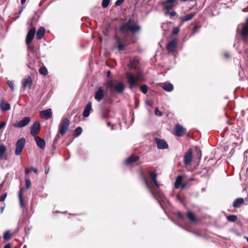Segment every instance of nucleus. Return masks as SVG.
<instances>
[{
  "label": "nucleus",
  "mask_w": 248,
  "mask_h": 248,
  "mask_svg": "<svg viewBox=\"0 0 248 248\" xmlns=\"http://www.w3.org/2000/svg\"><path fill=\"white\" fill-rule=\"evenodd\" d=\"M241 34L243 39L240 41L239 46H237V49L239 53L244 51V57L248 60V18L241 30Z\"/></svg>",
  "instance_id": "obj_1"
},
{
  "label": "nucleus",
  "mask_w": 248,
  "mask_h": 248,
  "mask_svg": "<svg viewBox=\"0 0 248 248\" xmlns=\"http://www.w3.org/2000/svg\"><path fill=\"white\" fill-rule=\"evenodd\" d=\"M140 30V27L137 22L131 18L123 22L120 28V31L123 34H126L128 32L135 33Z\"/></svg>",
  "instance_id": "obj_2"
},
{
  "label": "nucleus",
  "mask_w": 248,
  "mask_h": 248,
  "mask_svg": "<svg viewBox=\"0 0 248 248\" xmlns=\"http://www.w3.org/2000/svg\"><path fill=\"white\" fill-rule=\"evenodd\" d=\"M126 78L127 80V83L129 85V88L132 90L134 88L139 85L138 81H142L143 80V75L140 73H137L134 75L131 73H127L126 74Z\"/></svg>",
  "instance_id": "obj_3"
},
{
  "label": "nucleus",
  "mask_w": 248,
  "mask_h": 248,
  "mask_svg": "<svg viewBox=\"0 0 248 248\" xmlns=\"http://www.w3.org/2000/svg\"><path fill=\"white\" fill-rule=\"evenodd\" d=\"M70 121L66 118L63 119L59 125V132L62 136L65 135L68 129Z\"/></svg>",
  "instance_id": "obj_4"
},
{
  "label": "nucleus",
  "mask_w": 248,
  "mask_h": 248,
  "mask_svg": "<svg viewBox=\"0 0 248 248\" xmlns=\"http://www.w3.org/2000/svg\"><path fill=\"white\" fill-rule=\"evenodd\" d=\"M25 145V139L22 138L17 140L16 144L15 154L19 155L22 152Z\"/></svg>",
  "instance_id": "obj_5"
},
{
  "label": "nucleus",
  "mask_w": 248,
  "mask_h": 248,
  "mask_svg": "<svg viewBox=\"0 0 248 248\" xmlns=\"http://www.w3.org/2000/svg\"><path fill=\"white\" fill-rule=\"evenodd\" d=\"M41 125L38 121H36L31 125V134L33 136H37L40 130Z\"/></svg>",
  "instance_id": "obj_6"
},
{
  "label": "nucleus",
  "mask_w": 248,
  "mask_h": 248,
  "mask_svg": "<svg viewBox=\"0 0 248 248\" xmlns=\"http://www.w3.org/2000/svg\"><path fill=\"white\" fill-rule=\"evenodd\" d=\"M31 120V119L30 117H25L18 123L14 124L13 126L18 128L23 127L30 123Z\"/></svg>",
  "instance_id": "obj_7"
},
{
  "label": "nucleus",
  "mask_w": 248,
  "mask_h": 248,
  "mask_svg": "<svg viewBox=\"0 0 248 248\" xmlns=\"http://www.w3.org/2000/svg\"><path fill=\"white\" fill-rule=\"evenodd\" d=\"M104 96V90L102 87H99L95 92L94 98L97 101L100 102Z\"/></svg>",
  "instance_id": "obj_8"
},
{
  "label": "nucleus",
  "mask_w": 248,
  "mask_h": 248,
  "mask_svg": "<svg viewBox=\"0 0 248 248\" xmlns=\"http://www.w3.org/2000/svg\"><path fill=\"white\" fill-rule=\"evenodd\" d=\"M35 31L36 30L35 28H31V30L29 31L26 38V43L27 45H29L32 41L35 33Z\"/></svg>",
  "instance_id": "obj_9"
},
{
  "label": "nucleus",
  "mask_w": 248,
  "mask_h": 248,
  "mask_svg": "<svg viewBox=\"0 0 248 248\" xmlns=\"http://www.w3.org/2000/svg\"><path fill=\"white\" fill-rule=\"evenodd\" d=\"M155 140L158 149H165L168 148V144L165 140L155 138Z\"/></svg>",
  "instance_id": "obj_10"
},
{
  "label": "nucleus",
  "mask_w": 248,
  "mask_h": 248,
  "mask_svg": "<svg viewBox=\"0 0 248 248\" xmlns=\"http://www.w3.org/2000/svg\"><path fill=\"white\" fill-rule=\"evenodd\" d=\"M117 41V47L120 51L124 50L128 44L126 42L125 39H120L119 38H116Z\"/></svg>",
  "instance_id": "obj_11"
},
{
  "label": "nucleus",
  "mask_w": 248,
  "mask_h": 248,
  "mask_svg": "<svg viewBox=\"0 0 248 248\" xmlns=\"http://www.w3.org/2000/svg\"><path fill=\"white\" fill-rule=\"evenodd\" d=\"M186 129L179 124H177L175 128V134L178 137H182L185 133Z\"/></svg>",
  "instance_id": "obj_12"
},
{
  "label": "nucleus",
  "mask_w": 248,
  "mask_h": 248,
  "mask_svg": "<svg viewBox=\"0 0 248 248\" xmlns=\"http://www.w3.org/2000/svg\"><path fill=\"white\" fill-rule=\"evenodd\" d=\"M40 115L41 118L48 120L52 117L51 109L48 108L45 110H42L40 112Z\"/></svg>",
  "instance_id": "obj_13"
},
{
  "label": "nucleus",
  "mask_w": 248,
  "mask_h": 248,
  "mask_svg": "<svg viewBox=\"0 0 248 248\" xmlns=\"http://www.w3.org/2000/svg\"><path fill=\"white\" fill-rule=\"evenodd\" d=\"M192 158V152L189 150L184 156V162L186 165H188L190 163Z\"/></svg>",
  "instance_id": "obj_14"
},
{
  "label": "nucleus",
  "mask_w": 248,
  "mask_h": 248,
  "mask_svg": "<svg viewBox=\"0 0 248 248\" xmlns=\"http://www.w3.org/2000/svg\"><path fill=\"white\" fill-rule=\"evenodd\" d=\"M160 87L167 92H171L173 89V86L170 83L164 82L160 83Z\"/></svg>",
  "instance_id": "obj_15"
},
{
  "label": "nucleus",
  "mask_w": 248,
  "mask_h": 248,
  "mask_svg": "<svg viewBox=\"0 0 248 248\" xmlns=\"http://www.w3.org/2000/svg\"><path fill=\"white\" fill-rule=\"evenodd\" d=\"M34 137L37 146L42 149H45L46 147L45 141L37 136Z\"/></svg>",
  "instance_id": "obj_16"
},
{
  "label": "nucleus",
  "mask_w": 248,
  "mask_h": 248,
  "mask_svg": "<svg viewBox=\"0 0 248 248\" xmlns=\"http://www.w3.org/2000/svg\"><path fill=\"white\" fill-rule=\"evenodd\" d=\"M177 45V42L175 40H172L169 42L166 46L167 50L169 52H174Z\"/></svg>",
  "instance_id": "obj_17"
},
{
  "label": "nucleus",
  "mask_w": 248,
  "mask_h": 248,
  "mask_svg": "<svg viewBox=\"0 0 248 248\" xmlns=\"http://www.w3.org/2000/svg\"><path fill=\"white\" fill-rule=\"evenodd\" d=\"M32 84V81L31 77H28V78L25 79L22 84L23 90L24 91L27 87L31 88Z\"/></svg>",
  "instance_id": "obj_18"
},
{
  "label": "nucleus",
  "mask_w": 248,
  "mask_h": 248,
  "mask_svg": "<svg viewBox=\"0 0 248 248\" xmlns=\"http://www.w3.org/2000/svg\"><path fill=\"white\" fill-rule=\"evenodd\" d=\"M150 178L157 188H159V185L157 181V174L155 171H152L150 173Z\"/></svg>",
  "instance_id": "obj_19"
},
{
  "label": "nucleus",
  "mask_w": 248,
  "mask_h": 248,
  "mask_svg": "<svg viewBox=\"0 0 248 248\" xmlns=\"http://www.w3.org/2000/svg\"><path fill=\"white\" fill-rule=\"evenodd\" d=\"M92 109V103L91 102H88L86 107H85L83 112V115L87 117L89 116L91 110Z\"/></svg>",
  "instance_id": "obj_20"
},
{
  "label": "nucleus",
  "mask_w": 248,
  "mask_h": 248,
  "mask_svg": "<svg viewBox=\"0 0 248 248\" xmlns=\"http://www.w3.org/2000/svg\"><path fill=\"white\" fill-rule=\"evenodd\" d=\"M125 88V86L123 83L120 82L115 85L114 91L118 93H122Z\"/></svg>",
  "instance_id": "obj_21"
},
{
  "label": "nucleus",
  "mask_w": 248,
  "mask_h": 248,
  "mask_svg": "<svg viewBox=\"0 0 248 248\" xmlns=\"http://www.w3.org/2000/svg\"><path fill=\"white\" fill-rule=\"evenodd\" d=\"M139 159V157L137 156L131 155L128 157L125 161V163L127 165H130L132 163L136 162Z\"/></svg>",
  "instance_id": "obj_22"
},
{
  "label": "nucleus",
  "mask_w": 248,
  "mask_h": 248,
  "mask_svg": "<svg viewBox=\"0 0 248 248\" xmlns=\"http://www.w3.org/2000/svg\"><path fill=\"white\" fill-rule=\"evenodd\" d=\"M195 15V13H189L184 16L180 17V18L182 21V23H184V22L191 20Z\"/></svg>",
  "instance_id": "obj_23"
},
{
  "label": "nucleus",
  "mask_w": 248,
  "mask_h": 248,
  "mask_svg": "<svg viewBox=\"0 0 248 248\" xmlns=\"http://www.w3.org/2000/svg\"><path fill=\"white\" fill-rule=\"evenodd\" d=\"M244 202V200L242 198L236 199L233 202L232 205L235 208L239 207Z\"/></svg>",
  "instance_id": "obj_24"
},
{
  "label": "nucleus",
  "mask_w": 248,
  "mask_h": 248,
  "mask_svg": "<svg viewBox=\"0 0 248 248\" xmlns=\"http://www.w3.org/2000/svg\"><path fill=\"white\" fill-rule=\"evenodd\" d=\"M105 85H106L107 89L109 91L113 92L114 91L115 85L113 80H110L106 82Z\"/></svg>",
  "instance_id": "obj_25"
},
{
  "label": "nucleus",
  "mask_w": 248,
  "mask_h": 248,
  "mask_svg": "<svg viewBox=\"0 0 248 248\" xmlns=\"http://www.w3.org/2000/svg\"><path fill=\"white\" fill-rule=\"evenodd\" d=\"M45 33V29L44 27H41L37 31L36 36L38 39L43 38Z\"/></svg>",
  "instance_id": "obj_26"
},
{
  "label": "nucleus",
  "mask_w": 248,
  "mask_h": 248,
  "mask_svg": "<svg viewBox=\"0 0 248 248\" xmlns=\"http://www.w3.org/2000/svg\"><path fill=\"white\" fill-rule=\"evenodd\" d=\"M182 181L183 177L182 175H178L176 177L174 184L175 188L178 189L182 185Z\"/></svg>",
  "instance_id": "obj_27"
},
{
  "label": "nucleus",
  "mask_w": 248,
  "mask_h": 248,
  "mask_svg": "<svg viewBox=\"0 0 248 248\" xmlns=\"http://www.w3.org/2000/svg\"><path fill=\"white\" fill-rule=\"evenodd\" d=\"M0 108L2 110L7 111L10 109V105L8 103L1 102L0 103Z\"/></svg>",
  "instance_id": "obj_28"
},
{
  "label": "nucleus",
  "mask_w": 248,
  "mask_h": 248,
  "mask_svg": "<svg viewBox=\"0 0 248 248\" xmlns=\"http://www.w3.org/2000/svg\"><path fill=\"white\" fill-rule=\"evenodd\" d=\"M13 236V233L10 231H7L3 233V239L7 241L10 240Z\"/></svg>",
  "instance_id": "obj_29"
},
{
  "label": "nucleus",
  "mask_w": 248,
  "mask_h": 248,
  "mask_svg": "<svg viewBox=\"0 0 248 248\" xmlns=\"http://www.w3.org/2000/svg\"><path fill=\"white\" fill-rule=\"evenodd\" d=\"M18 197H19V199L20 206L21 208H23L24 207V203H23V198L22 189H21L18 193Z\"/></svg>",
  "instance_id": "obj_30"
},
{
  "label": "nucleus",
  "mask_w": 248,
  "mask_h": 248,
  "mask_svg": "<svg viewBox=\"0 0 248 248\" xmlns=\"http://www.w3.org/2000/svg\"><path fill=\"white\" fill-rule=\"evenodd\" d=\"M6 151V147L2 144H0V159L2 158Z\"/></svg>",
  "instance_id": "obj_31"
},
{
  "label": "nucleus",
  "mask_w": 248,
  "mask_h": 248,
  "mask_svg": "<svg viewBox=\"0 0 248 248\" xmlns=\"http://www.w3.org/2000/svg\"><path fill=\"white\" fill-rule=\"evenodd\" d=\"M187 216L188 219L192 221L196 220V218L194 214L191 211H188L187 213Z\"/></svg>",
  "instance_id": "obj_32"
},
{
  "label": "nucleus",
  "mask_w": 248,
  "mask_h": 248,
  "mask_svg": "<svg viewBox=\"0 0 248 248\" xmlns=\"http://www.w3.org/2000/svg\"><path fill=\"white\" fill-rule=\"evenodd\" d=\"M227 220L231 222H235L237 220V217L236 215H232L226 217Z\"/></svg>",
  "instance_id": "obj_33"
},
{
  "label": "nucleus",
  "mask_w": 248,
  "mask_h": 248,
  "mask_svg": "<svg viewBox=\"0 0 248 248\" xmlns=\"http://www.w3.org/2000/svg\"><path fill=\"white\" fill-rule=\"evenodd\" d=\"M143 180H144V182L146 186L147 187V188H148V189L150 191L151 193H152V194L155 196L154 195V193L152 190V189H151V187H150V186L149 185V182L148 181L147 179L146 178H145L144 177L143 178Z\"/></svg>",
  "instance_id": "obj_34"
},
{
  "label": "nucleus",
  "mask_w": 248,
  "mask_h": 248,
  "mask_svg": "<svg viewBox=\"0 0 248 248\" xmlns=\"http://www.w3.org/2000/svg\"><path fill=\"white\" fill-rule=\"evenodd\" d=\"M82 129L80 127H78L74 132L75 136L76 137L79 136L82 133Z\"/></svg>",
  "instance_id": "obj_35"
},
{
  "label": "nucleus",
  "mask_w": 248,
  "mask_h": 248,
  "mask_svg": "<svg viewBox=\"0 0 248 248\" xmlns=\"http://www.w3.org/2000/svg\"><path fill=\"white\" fill-rule=\"evenodd\" d=\"M31 171H33V172H34L35 173H37V172H38L37 170L36 169L34 168H33V167H31V168L27 169L25 170V173L27 174H29Z\"/></svg>",
  "instance_id": "obj_36"
},
{
  "label": "nucleus",
  "mask_w": 248,
  "mask_h": 248,
  "mask_svg": "<svg viewBox=\"0 0 248 248\" xmlns=\"http://www.w3.org/2000/svg\"><path fill=\"white\" fill-rule=\"evenodd\" d=\"M140 89L144 94H146L148 91V87L146 85H142L140 87Z\"/></svg>",
  "instance_id": "obj_37"
},
{
  "label": "nucleus",
  "mask_w": 248,
  "mask_h": 248,
  "mask_svg": "<svg viewBox=\"0 0 248 248\" xmlns=\"http://www.w3.org/2000/svg\"><path fill=\"white\" fill-rule=\"evenodd\" d=\"M39 73L41 75H46L47 74V69L45 67L41 68L39 69Z\"/></svg>",
  "instance_id": "obj_38"
},
{
  "label": "nucleus",
  "mask_w": 248,
  "mask_h": 248,
  "mask_svg": "<svg viewBox=\"0 0 248 248\" xmlns=\"http://www.w3.org/2000/svg\"><path fill=\"white\" fill-rule=\"evenodd\" d=\"M110 0H103L102 6L105 8L107 7L109 3Z\"/></svg>",
  "instance_id": "obj_39"
},
{
  "label": "nucleus",
  "mask_w": 248,
  "mask_h": 248,
  "mask_svg": "<svg viewBox=\"0 0 248 248\" xmlns=\"http://www.w3.org/2000/svg\"><path fill=\"white\" fill-rule=\"evenodd\" d=\"M25 182H26V188L29 189L31 186V181L29 179L26 178Z\"/></svg>",
  "instance_id": "obj_40"
},
{
  "label": "nucleus",
  "mask_w": 248,
  "mask_h": 248,
  "mask_svg": "<svg viewBox=\"0 0 248 248\" xmlns=\"http://www.w3.org/2000/svg\"><path fill=\"white\" fill-rule=\"evenodd\" d=\"M179 31H180V29L179 28L174 27L173 29L172 34H174V35L177 34Z\"/></svg>",
  "instance_id": "obj_41"
},
{
  "label": "nucleus",
  "mask_w": 248,
  "mask_h": 248,
  "mask_svg": "<svg viewBox=\"0 0 248 248\" xmlns=\"http://www.w3.org/2000/svg\"><path fill=\"white\" fill-rule=\"evenodd\" d=\"M7 83L12 91L14 90V85L11 81L8 80Z\"/></svg>",
  "instance_id": "obj_42"
},
{
  "label": "nucleus",
  "mask_w": 248,
  "mask_h": 248,
  "mask_svg": "<svg viewBox=\"0 0 248 248\" xmlns=\"http://www.w3.org/2000/svg\"><path fill=\"white\" fill-rule=\"evenodd\" d=\"M61 135L60 134V133L59 134H57L56 137L55 138L54 140V143H56L61 138Z\"/></svg>",
  "instance_id": "obj_43"
},
{
  "label": "nucleus",
  "mask_w": 248,
  "mask_h": 248,
  "mask_svg": "<svg viewBox=\"0 0 248 248\" xmlns=\"http://www.w3.org/2000/svg\"><path fill=\"white\" fill-rule=\"evenodd\" d=\"M124 0H117L115 3L116 6L121 5L124 1Z\"/></svg>",
  "instance_id": "obj_44"
},
{
  "label": "nucleus",
  "mask_w": 248,
  "mask_h": 248,
  "mask_svg": "<svg viewBox=\"0 0 248 248\" xmlns=\"http://www.w3.org/2000/svg\"><path fill=\"white\" fill-rule=\"evenodd\" d=\"M155 113L156 115H158L159 116H161L162 115V112L160 111L157 108H155Z\"/></svg>",
  "instance_id": "obj_45"
},
{
  "label": "nucleus",
  "mask_w": 248,
  "mask_h": 248,
  "mask_svg": "<svg viewBox=\"0 0 248 248\" xmlns=\"http://www.w3.org/2000/svg\"><path fill=\"white\" fill-rule=\"evenodd\" d=\"M7 194L6 193L2 194L1 196H0V201L2 202L4 201L6 197Z\"/></svg>",
  "instance_id": "obj_46"
},
{
  "label": "nucleus",
  "mask_w": 248,
  "mask_h": 248,
  "mask_svg": "<svg viewBox=\"0 0 248 248\" xmlns=\"http://www.w3.org/2000/svg\"><path fill=\"white\" fill-rule=\"evenodd\" d=\"M177 215L182 219H183L184 217V215L180 212H178Z\"/></svg>",
  "instance_id": "obj_47"
},
{
  "label": "nucleus",
  "mask_w": 248,
  "mask_h": 248,
  "mask_svg": "<svg viewBox=\"0 0 248 248\" xmlns=\"http://www.w3.org/2000/svg\"><path fill=\"white\" fill-rule=\"evenodd\" d=\"M107 125H108V126H111V129H115V128H114L115 125L111 124L110 122H108V123H107Z\"/></svg>",
  "instance_id": "obj_48"
},
{
  "label": "nucleus",
  "mask_w": 248,
  "mask_h": 248,
  "mask_svg": "<svg viewBox=\"0 0 248 248\" xmlns=\"http://www.w3.org/2000/svg\"><path fill=\"white\" fill-rule=\"evenodd\" d=\"M6 124V123L4 122H2L0 123V130L2 129Z\"/></svg>",
  "instance_id": "obj_49"
},
{
  "label": "nucleus",
  "mask_w": 248,
  "mask_h": 248,
  "mask_svg": "<svg viewBox=\"0 0 248 248\" xmlns=\"http://www.w3.org/2000/svg\"><path fill=\"white\" fill-rule=\"evenodd\" d=\"M3 248H11V245L10 243L6 244Z\"/></svg>",
  "instance_id": "obj_50"
},
{
  "label": "nucleus",
  "mask_w": 248,
  "mask_h": 248,
  "mask_svg": "<svg viewBox=\"0 0 248 248\" xmlns=\"http://www.w3.org/2000/svg\"><path fill=\"white\" fill-rule=\"evenodd\" d=\"M135 62H131L129 64V67L130 68H133V63Z\"/></svg>",
  "instance_id": "obj_51"
},
{
  "label": "nucleus",
  "mask_w": 248,
  "mask_h": 248,
  "mask_svg": "<svg viewBox=\"0 0 248 248\" xmlns=\"http://www.w3.org/2000/svg\"><path fill=\"white\" fill-rule=\"evenodd\" d=\"M49 171V168L45 167V172L46 174H47Z\"/></svg>",
  "instance_id": "obj_52"
},
{
  "label": "nucleus",
  "mask_w": 248,
  "mask_h": 248,
  "mask_svg": "<svg viewBox=\"0 0 248 248\" xmlns=\"http://www.w3.org/2000/svg\"><path fill=\"white\" fill-rule=\"evenodd\" d=\"M111 75V72L109 70H108L107 72V77H109Z\"/></svg>",
  "instance_id": "obj_53"
},
{
  "label": "nucleus",
  "mask_w": 248,
  "mask_h": 248,
  "mask_svg": "<svg viewBox=\"0 0 248 248\" xmlns=\"http://www.w3.org/2000/svg\"><path fill=\"white\" fill-rule=\"evenodd\" d=\"M186 184H182V185H181V189H184L186 187Z\"/></svg>",
  "instance_id": "obj_54"
},
{
  "label": "nucleus",
  "mask_w": 248,
  "mask_h": 248,
  "mask_svg": "<svg viewBox=\"0 0 248 248\" xmlns=\"http://www.w3.org/2000/svg\"><path fill=\"white\" fill-rule=\"evenodd\" d=\"M146 104L149 106H152V104H151V103L149 101H146Z\"/></svg>",
  "instance_id": "obj_55"
},
{
  "label": "nucleus",
  "mask_w": 248,
  "mask_h": 248,
  "mask_svg": "<svg viewBox=\"0 0 248 248\" xmlns=\"http://www.w3.org/2000/svg\"><path fill=\"white\" fill-rule=\"evenodd\" d=\"M26 0H21V4H24L25 3Z\"/></svg>",
  "instance_id": "obj_56"
},
{
  "label": "nucleus",
  "mask_w": 248,
  "mask_h": 248,
  "mask_svg": "<svg viewBox=\"0 0 248 248\" xmlns=\"http://www.w3.org/2000/svg\"><path fill=\"white\" fill-rule=\"evenodd\" d=\"M22 11V9L21 8V10L19 11V14L21 13Z\"/></svg>",
  "instance_id": "obj_57"
},
{
  "label": "nucleus",
  "mask_w": 248,
  "mask_h": 248,
  "mask_svg": "<svg viewBox=\"0 0 248 248\" xmlns=\"http://www.w3.org/2000/svg\"><path fill=\"white\" fill-rule=\"evenodd\" d=\"M177 198H178V199H179L180 198V196H179V195H177Z\"/></svg>",
  "instance_id": "obj_58"
},
{
  "label": "nucleus",
  "mask_w": 248,
  "mask_h": 248,
  "mask_svg": "<svg viewBox=\"0 0 248 248\" xmlns=\"http://www.w3.org/2000/svg\"><path fill=\"white\" fill-rule=\"evenodd\" d=\"M225 56L226 57H229V55L227 54H225Z\"/></svg>",
  "instance_id": "obj_59"
},
{
  "label": "nucleus",
  "mask_w": 248,
  "mask_h": 248,
  "mask_svg": "<svg viewBox=\"0 0 248 248\" xmlns=\"http://www.w3.org/2000/svg\"><path fill=\"white\" fill-rule=\"evenodd\" d=\"M201 155H202L201 152V151H200V156H201Z\"/></svg>",
  "instance_id": "obj_60"
},
{
  "label": "nucleus",
  "mask_w": 248,
  "mask_h": 248,
  "mask_svg": "<svg viewBox=\"0 0 248 248\" xmlns=\"http://www.w3.org/2000/svg\"><path fill=\"white\" fill-rule=\"evenodd\" d=\"M247 174H248V169H247Z\"/></svg>",
  "instance_id": "obj_61"
},
{
  "label": "nucleus",
  "mask_w": 248,
  "mask_h": 248,
  "mask_svg": "<svg viewBox=\"0 0 248 248\" xmlns=\"http://www.w3.org/2000/svg\"><path fill=\"white\" fill-rule=\"evenodd\" d=\"M5 159H7L6 155H5Z\"/></svg>",
  "instance_id": "obj_62"
},
{
  "label": "nucleus",
  "mask_w": 248,
  "mask_h": 248,
  "mask_svg": "<svg viewBox=\"0 0 248 248\" xmlns=\"http://www.w3.org/2000/svg\"><path fill=\"white\" fill-rule=\"evenodd\" d=\"M181 1H186L187 0H181Z\"/></svg>",
  "instance_id": "obj_63"
},
{
  "label": "nucleus",
  "mask_w": 248,
  "mask_h": 248,
  "mask_svg": "<svg viewBox=\"0 0 248 248\" xmlns=\"http://www.w3.org/2000/svg\"><path fill=\"white\" fill-rule=\"evenodd\" d=\"M160 197H161V198H163V197H164V196H163V195H162V196H161Z\"/></svg>",
  "instance_id": "obj_64"
}]
</instances>
